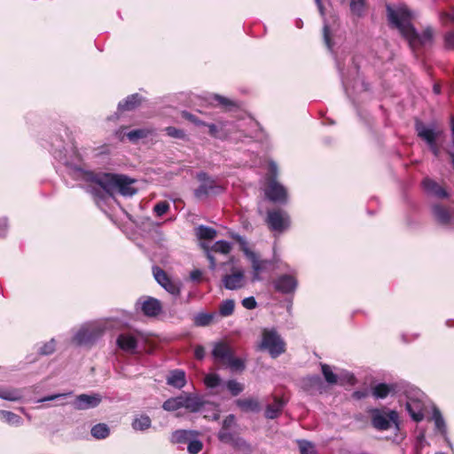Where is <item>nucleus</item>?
<instances>
[{
	"label": "nucleus",
	"mask_w": 454,
	"mask_h": 454,
	"mask_svg": "<svg viewBox=\"0 0 454 454\" xmlns=\"http://www.w3.org/2000/svg\"><path fill=\"white\" fill-rule=\"evenodd\" d=\"M152 421L149 416L142 415L136 418L132 422V427L136 431H144L151 427Z\"/></svg>",
	"instance_id": "obj_37"
},
{
	"label": "nucleus",
	"mask_w": 454,
	"mask_h": 454,
	"mask_svg": "<svg viewBox=\"0 0 454 454\" xmlns=\"http://www.w3.org/2000/svg\"><path fill=\"white\" fill-rule=\"evenodd\" d=\"M52 155L64 167L67 175L77 181L90 183V192L100 199L106 195L113 196L120 193L125 197H131L137 193L133 186L135 180L124 175L110 173H94L86 168L81 154L74 145H52Z\"/></svg>",
	"instance_id": "obj_1"
},
{
	"label": "nucleus",
	"mask_w": 454,
	"mask_h": 454,
	"mask_svg": "<svg viewBox=\"0 0 454 454\" xmlns=\"http://www.w3.org/2000/svg\"><path fill=\"white\" fill-rule=\"evenodd\" d=\"M196 235L200 239H214L216 236V231L211 227L200 225L195 230Z\"/></svg>",
	"instance_id": "obj_36"
},
{
	"label": "nucleus",
	"mask_w": 454,
	"mask_h": 454,
	"mask_svg": "<svg viewBox=\"0 0 454 454\" xmlns=\"http://www.w3.org/2000/svg\"><path fill=\"white\" fill-rule=\"evenodd\" d=\"M430 151L432 152V153L436 157L438 158L440 156V148L439 146L437 145L436 142L434 143H432L431 145H427Z\"/></svg>",
	"instance_id": "obj_63"
},
{
	"label": "nucleus",
	"mask_w": 454,
	"mask_h": 454,
	"mask_svg": "<svg viewBox=\"0 0 454 454\" xmlns=\"http://www.w3.org/2000/svg\"><path fill=\"white\" fill-rule=\"evenodd\" d=\"M216 103V105L223 106V108H231L236 106L237 104L233 100L229 99L223 96L214 94L211 96V104Z\"/></svg>",
	"instance_id": "obj_40"
},
{
	"label": "nucleus",
	"mask_w": 454,
	"mask_h": 454,
	"mask_svg": "<svg viewBox=\"0 0 454 454\" xmlns=\"http://www.w3.org/2000/svg\"><path fill=\"white\" fill-rule=\"evenodd\" d=\"M349 9L353 16L362 18L365 14L366 2L365 0H350Z\"/></svg>",
	"instance_id": "obj_32"
},
{
	"label": "nucleus",
	"mask_w": 454,
	"mask_h": 454,
	"mask_svg": "<svg viewBox=\"0 0 454 454\" xmlns=\"http://www.w3.org/2000/svg\"><path fill=\"white\" fill-rule=\"evenodd\" d=\"M163 288L174 296L180 294L179 285L172 280L168 281Z\"/></svg>",
	"instance_id": "obj_53"
},
{
	"label": "nucleus",
	"mask_w": 454,
	"mask_h": 454,
	"mask_svg": "<svg viewBox=\"0 0 454 454\" xmlns=\"http://www.w3.org/2000/svg\"><path fill=\"white\" fill-rule=\"evenodd\" d=\"M208 128V133L211 137L219 139H225L228 136L230 129L227 128L228 123L220 121L217 124H204Z\"/></svg>",
	"instance_id": "obj_26"
},
{
	"label": "nucleus",
	"mask_w": 454,
	"mask_h": 454,
	"mask_svg": "<svg viewBox=\"0 0 454 454\" xmlns=\"http://www.w3.org/2000/svg\"><path fill=\"white\" fill-rule=\"evenodd\" d=\"M235 309V302L231 299L223 301L219 306V313L222 317H229L232 315Z\"/></svg>",
	"instance_id": "obj_41"
},
{
	"label": "nucleus",
	"mask_w": 454,
	"mask_h": 454,
	"mask_svg": "<svg viewBox=\"0 0 454 454\" xmlns=\"http://www.w3.org/2000/svg\"><path fill=\"white\" fill-rule=\"evenodd\" d=\"M415 129L418 137L425 141L427 145L436 142L442 133V131L434 124L426 125L420 121H416Z\"/></svg>",
	"instance_id": "obj_12"
},
{
	"label": "nucleus",
	"mask_w": 454,
	"mask_h": 454,
	"mask_svg": "<svg viewBox=\"0 0 454 454\" xmlns=\"http://www.w3.org/2000/svg\"><path fill=\"white\" fill-rule=\"evenodd\" d=\"M235 425V416L232 414L228 415L223 421L221 429H230Z\"/></svg>",
	"instance_id": "obj_59"
},
{
	"label": "nucleus",
	"mask_w": 454,
	"mask_h": 454,
	"mask_svg": "<svg viewBox=\"0 0 454 454\" xmlns=\"http://www.w3.org/2000/svg\"><path fill=\"white\" fill-rule=\"evenodd\" d=\"M56 349V340L54 339H51L48 342H45L39 348L38 352L41 355L48 356L52 354Z\"/></svg>",
	"instance_id": "obj_47"
},
{
	"label": "nucleus",
	"mask_w": 454,
	"mask_h": 454,
	"mask_svg": "<svg viewBox=\"0 0 454 454\" xmlns=\"http://www.w3.org/2000/svg\"><path fill=\"white\" fill-rule=\"evenodd\" d=\"M395 391V386L387 383H378L372 387V395L375 399H384Z\"/></svg>",
	"instance_id": "obj_31"
},
{
	"label": "nucleus",
	"mask_w": 454,
	"mask_h": 454,
	"mask_svg": "<svg viewBox=\"0 0 454 454\" xmlns=\"http://www.w3.org/2000/svg\"><path fill=\"white\" fill-rule=\"evenodd\" d=\"M323 35H324V41H325V43L326 47L330 51H332L333 44H332V41H331V38H330L329 27H328L327 24L324 25Z\"/></svg>",
	"instance_id": "obj_58"
},
{
	"label": "nucleus",
	"mask_w": 454,
	"mask_h": 454,
	"mask_svg": "<svg viewBox=\"0 0 454 454\" xmlns=\"http://www.w3.org/2000/svg\"><path fill=\"white\" fill-rule=\"evenodd\" d=\"M277 176H278V166L275 162L271 161L269 164V172H268L266 180L268 181L269 178L277 179Z\"/></svg>",
	"instance_id": "obj_60"
},
{
	"label": "nucleus",
	"mask_w": 454,
	"mask_h": 454,
	"mask_svg": "<svg viewBox=\"0 0 454 454\" xmlns=\"http://www.w3.org/2000/svg\"><path fill=\"white\" fill-rule=\"evenodd\" d=\"M200 182V186L194 190V196L197 200H204L210 194H218L223 192V187L215 184V180L206 172H200L196 176Z\"/></svg>",
	"instance_id": "obj_9"
},
{
	"label": "nucleus",
	"mask_w": 454,
	"mask_h": 454,
	"mask_svg": "<svg viewBox=\"0 0 454 454\" xmlns=\"http://www.w3.org/2000/svg\"><path fill=\"white\" fill-rule=\"evenodd\" d=\"M212 355L215 359L225 364L232 355V351L225 343L218 342L214 346Z\"/></svg>",
	"instance_id": "obj_27"
},
{
	"label": "nucleus",
	"mask_w": 454,
	"mask_h": 454,
	"mask_svg": "<svg viewBox=\"0 0 454 454\" xmlns=\"http://www.w3.org/2000/svg\"><path fill=\"white\" fill-rule=\"evenodd\" d=\"M0 398L6 401H19L22 398V392L18 388H1Z\"/></svg>",
	"instance_id": "obj_35"
},
{
	"label": "nucleus",
	"mask_w": 454,
	"mask_h": 454,
	"mask_svg": "<svg viewBox=\"0 0 454 454\" xmlns=\"http://www.w3.org/2000/svg\"><path fill=\"white\" fill-rule=\"evenodd\" d=\"M201 275L202 273L200 270H195L191 272V278L193 281H199L201 278Z\"/></svg>",
	"instance_id": "obj_64"
},
{
	"label": "nucleus",
	"mask_w": 454,
	"mask_h": 454,
	"mask_svg": "<svg viewBox=\"0 0 454 454\" xmlns=\"http://www.w3.org/2000/svg\"><path fill=\"white\" fill-rule=\"evenodd\" d=\"M241 250L251 263L253 270L251 282L254 283L261 281L262 279L261 273L266 270L271 261L262 260L259 254L252 251L245 241L241 242Z\"/></svg>",
	"instance_id": "obj_8"
},
{
	"label": "nucleus",
	"mask_w": 454,
	"mask_h": 454,
	"mask_svg": "<svg viewBox=\"0 0 454 454\" xmlns=\"http://www.w3.org/2000/svg\"><path fill=\"white\" fill-rule=\"evenodd\" d=\"M142 101V97L137 94H132L128 96L123 101L119 102L118 110L119 111H131L134 110L137 106L140 105Z\"/></svg>",
	"instance_id": "obj_28"
},
{
	"label": "nucleus",
	"mask_w": 454,
	"mask_h": 454,
	"mask_svg": "<svg viewBox=\"0 0 454 454\" xmlns=\"http://www.w3.org/2000/svg\"><path fill=\"white\" fill-rule=\"evenodd\" d=\"M104 332L105 327L101 323H86L74 333L72 341L77 346L90 347L101 338Z\"/></svg>",
	"instance_id": "obj_3"
},
{
	"label": "nucleus",
	"mask_w": 454,
	"mask_h": 454,
	"mask_svg": "<svg viewBox=\"0 0 454 454\" xmlns=\"http://www.w3.org/2000/svg\"><path fill=\"white\" fill-rule=\"evenodd\" d=\"M148 135V131L144 129H133L126 134L127 137L131 142H136L138 139L145 138Z\"/></svg>",
	"instance_id": "obj_46"
},
{
	"label": "nucleus",
	"mask_w": 454,
	"mask_h": 454,
	"mask_svg": "<svg viewBox=\"0 0 454 454\" xmlns=\"http://www.w3.org/2000/svg\"><path fill=\"white\" fill-rule=\"evenodd\" d=\"M387 14L390 25L398 29L413 51L419 47L432 44L434 29L431 27H427L421 34H419L411 24V20L415 19L416 13L406 5H387Z\"/></svg>",
	"instance_id": "obj_2"
},
{
	"label": "nucleus",
	"mask_w": 454,
	"mask_h": 454,
	"mask_svg": "<svg viewBox=\"0 0 454 454\" xmlns=\"http://www.w3.org/2000/svg\"><path fill=\"white\" fill-rule=\"evenodd\" d=\"M194 356L197 359H203L205 356V349L202 346L199 345L194 349Z\"/></svg>",
	"instance_id": "obj_62"
},
{
	"label": "nucleus",
	"mask_w": 454,
	"mask_h": 454,
	"mask_svg": "<svg viewBox=\"0 0 454 454\" xmlns=\"http://www.w3.org/2000/svg\"><path fill=\"white\" fill-rule=\"evenodd\" d=\"M321 370H322L324 378L328 384H330V385L337 384L338 376L332 371L331 366H329L328 364H321Z\"/></svg>",
	"instance_id": "obj_42"
},
{
	"label": "nucleus",
	"mask_w": 454,
	"mask_h": 454,
	"mask_svg": "<svg viewBox=\"0 0 454 454\" xmlns=\"http://www.w3.org/2000/svg\"><path fill=\"white\" fill-rule=\"evenodd\" d=\"M223 286L227 290H238L246 286L247 278L242 269H236L230 274H226L222 279Z\"/></svg>",
	"instance_id": "obj_13"
},
{
	"label": "nucleus",
	"mask_w": 454,
	"mask_h": 454,
	"mask_svg": "<svg viewBox=\"0 0 454 454\" xmlns=\"http://www.w3.org/2000/svg\"><path fill=\"white\" fill-rule=\"evenodd\" d=\"M201 247L206 253L207 258L209 261V268L212 270H214L216 267V262L212 253L214 252L227 254L231 252V243L225 240H218L211 247H209L205 243H201Z\"/></svg>",
	"instance_id": "obj_14"
},
{
	"label": "nucleus",
	"mask_w": 454,
	"mask_h": 454,
	"mask_svg": "<svg viewBox=\"0 0 454 454\" xmlns=\"http://www.w3.org/2000/svg\"><path fill=\"white\" fill-rule=\"evenodd\" d=\"M72 393L69 392V393H64V394H54V395H47V396H44L41 399H39L37 401V403H44V402H50V401H54V400H58V399H60V398H64L67 395H70Z\"/></svg>",
	"instance_id": "obj_57"
},
{
	"label": "nucleus",
	"mask_w": 454,
	"mask_h": 454,
	"mask_svg": "<svg viewBox=\"0 0 454 454\" xmlns=\"http://www.w3.org/2000/svg\"><path fill=\"white\" fill-rule=\"evenodd\" d=\"M225 364L234 371H243L245 368L244 362L240 358L234 357L233 354Z\"/></svg>",
	"instance_id": "obj_50"
},
{
	"label": "nucleus",
	"mask_w": 454,
	"mask_h": 454,
	"mask_svg": "<svg viewBox=\"0 0 454 454\" xmlns=\"http://www.w3.org/2000/svg\"><path fill=\"white\" fill-rule=\"evenodd\" d=\"M444 46L448 50H454V32L450 31L444 35Z\"/></svg>",
	"instance_id": "obj_56"
},
{
	"label": "nucleus",
	"mask_w": 454,
	"mask_h": 454,
	"mask_svg": "<svg viewBox=\"0 0 454 454\" xmlns=\"http://www.w3.org/2000/svg\"><path fill=\"white\" fill-rule=\"evenodd\" d=\"M202 442L192 437L188 442L187 450L189 454H198L202 450Z\"/></svg>",
	"instance_id": "obj_51"
},
{
	"label": "nucleus",
	"mask_w": 454,
	"mask_h": 454,
	"mask_svg": "<svg viewBox=\"0 0 454 454\" xmlns=\"http://www.w3.org/2000/svg\"><path fill=\"white\" fill-rule=\"evenodd\" d=\"M153 276L155 280L163 287L171 279L166 274V272L159 267L153 268Z\"/></svg>",
	"instance_id": "obj_43"
},
{
	"label": "nucleus",
	"mask_w": 454,
	"mask_h": 454,
	"mask_svg": "<svg viewBox=\"0 0 454 454\" xmlns=\"http://www.w3.org/2000/svg\"><path fill=\"white\" fill-rule=\"evenodd\" d=\"M165 131H166L167 135L171 137L182 139V140L186 139V134H185L184 130H183L181 129H177L176 127L169 126L165 129Z\"/></svg>",
	"instance_id": "obj_49"
},
{
	"label": "nucleus",
	"mask_w": 454,
	"mask_h": 454,
	"mask_svg": "<svg viewBox=\"0 0 454 454\" xmlns=\"http://www.w3.org/2000/svg\"><path fill=\"white\" fill-rule=\"evenodd\" d=\"M217 437L222 442L230 443L235 447L241 448L248 446L244 439L237 437L234 434L230 432V429H220Z\"/></svg>",
	"instance_id": "obj_21"
},
{
	"label": "nucleus",
	"mask_w": 454,
	"mask_h": 454,
	"mask_svg": "<svg viewBox=\"0 0 454 454\" xmlns=\"http://www.w3.org/2000/svg\"><path fill=\"white\" fill-rule=\"evenodd\" d=\"M90 434L95 439H106L110 434V428L105 423H98L91 427Z\"/></svg>",
	"instance_id": "obj_34"
},
{
	"label": "nucleus",
	"mask_w": 454,
	"mask_h": 454,
	"mask_svg": "<svg viewBox=\"0 0 454 454\" xmlns=\"http://www.w3.org/2000/svg\"><path fill=\"white\" fill-rule=\"evenodd\" d=\"M116 344L121 350L135 354L137 348V339L131 333H121L117 337Z\"/></svg>",
	"instance_id": "obj_18"
},
{
	"label": "nucleus",
	"mask_w": 454,
	"mask_h": 454,
	"mask_svg": "<svg viewBox=\"0 0 454 454\" xmlns=\"http://www.w3.org/2000/svg\"><path fill=\"white\" fill-rule=\"evenodd\" d=\"M264 194L270 201L277 204L285 205L288 200L286 188L274 178L268 179Z\"/></svg>",
	"instance_id": "obj_10"
},
{
	"label": "nucleus",
	"mask_w": 454,
	"mask_h": 454,
	"mask_svg": "<svg viewBox=\"0 0 454 454\" xmlns=\"http://www.w3.org/2000/svg\"><path fill=\"white\" fill-rule=\"evenodd\" d=\"M337 65L340 70L343 88L348 97H351L350 90H356L358 86L361 87V90L365 91L368 90V85L359 76L358 67L355 60L351 61V67L348 69L347 74L340 69L339 63Z\"/></svg>",
	"instance_id": "obj_6"
},
{
	"label": "nucleus",
	"mask_w": 454,
	"mask_h": 454,
	"mask_svg": "<svg viewBox=\"0 0 454 454\" xmlns=\"http://www.w3.org/2000/svg\"><path fill=\"white\" fill-rule=\"evenodd\" d=\"M432 212L435 220L448 228H454V208L446 207L440 204L432 207Z\"/></svg>",
	"instance_id": "obj_16"
},
{
	"label": "nucleus",
	"mask_w": 454,
	"mask_h": 454,
	"mask_svg": "<svg viewBox=\"0 0 454 454\" xmlns=\"http://www.w3.org/2000/svg\"><path fill=\"white\" fill-rule=\"evenodd\" d=\"M166 380L168 385L181 389L186 384V375L183 370L176 369L169 372Z\"/></svg>",
	"instance_id": "obj_24"
},
{
	"label": "nucleus",
	"mask_w": 454,
	"mask_h": 454,
	"mask_svg": "<svg viewBox=\"0 0 454 454\" xmlns=\"http://www.w3.org/2000/svg\"><path fill=\"white\" fill-rule=\"evenodd\" d=\"M301 454H317L314 445L306 440L298 441Z\"/></svg>",
	"instance_id": "obj_48"
},
{
	"label": "nucleus",
	"mask_w": 454,
	"mask_h": 454,
	"mask_svg": "<svg viewBox=\"0 0 454 454\" xmlns=\"http://www.w3.org/2000/svg\"><path fill=\"white\" fill-rule=\"evenodd\" d=\"M422 184L425 191L430 195L440 199L445 198L448 195L446 191L439 184L430 178H425Z\"/></svg>",
	"instance_id": "obj_25"
},
{
	"label": "nucleus",
	"mask_w": 454,
	"mask_h": 454,
	"mask_svg": "<svg viewBox=\"0 0 454 454\" xmlns=\"http://www.w3.org/2000/svg\"><path fill=\"white\" fill-rule=\"evenodd\" d=\"M101 402L102 396L100 394H81L75 396L72 405L75 410L84 411L98 407Z\"/></svg>",
	"instance_id": "obj_15"
},
{
	"label": "nucleus",
	"mask_w": 454,
	"mask_h": 454,
	"mask_svg": "<svg viewBox=\"0 0 454 454\" xmlns=\"http://www.w3.org/2000/svg\"><path fill=\"white\" fill-rule=\"evenodd\" d=\"M432 419L434 422L435 430L439 432L442 436L446 440L449 446H451L450 440L448 439V432L446 422L440 411L436 407L433 408Z\"/></svg>",
	"instance_id": "obj_22"
},
{
	"label": "nucleus",
	"mask_w": 454,
	"mask_h": 454,
	"mask_svg": "<svg viewBox=\"0 0 454 454\" xmlns=\"http://www.w3.org/2000/svg\"><path fill=\"white\" fill-rule=\"evenodd\" d=\"M169 209V204L167 201H160L153 207V212L157 216H161Z\"/></svg>",
	"instance_id": "obj_52"
},
{
	"label": "nucleus",
	"mask_w": 454,
	"mask_h": 454,
	"mask_svg": "<svg viewBox=\"0 0 454 454\" xmlns=\"http://www.w3.org/2000/svg\"><path fill=\"white\" fill-rule=\"evenodd\" d=\"M141 310L146 317H156L161 311L160 301L153 297H147L144 301H138Z\"/></svg>",
	"instance_id": "obj_19"
},
{
	"label": "nucleus",
	"mask_w": 454,
	"mask_h": 454,
	"mask_svg": "<svg viewBox=\"0 0 454 454\" xmlns=\"http://www.w3.org/2000/svg\"><path fill=\"white\" fill-rule=\"evenodd\" d=\"M284 269L287 270V273L277 277L273 280V287L282 294H294L298 287L297 271L287 264L285 265Z\"/></svg>",
	"instance_id": "obj_7"
},
{
	"label": "nucleus",
	"mask_w": 454,
	"mask_h": 454,
	"mask_svg": "<svg viewBox=\"0 0 454 454\" xmlns=\"http://www.w3.org/2000/svg\"><path fill=\"white\" fill-rule=\"evenodd\" d=\"M204 383L208 388H215L221 383V378L215 373H209L205 376Z\"/></svg>",
	"instance_id": "obj_45"
},
{
	"label": "nucleus",
	"mask_w": 454,
	"mask_h": 454,
	"mask_svg": "<svg viewBox=\"0 0 454 454\" xmlns=\"http://www.w3.org/2000/svg\"><path fill=\"white\" fill-rule=\"evenodd\" d=\"M226 387L232 395L236 396L244 390V386L235 380H230L226 382Z\"/></svg>",
	"instance_id": "obj_44"
},
{
	"label": "nucleus",
	"mask_w": 454,
	"mask_h": 454,
	"mask_svg": "<svg viewBox=\"0 0 454 454\" xmlns=\"http://www.w3.org/2000/svg\"><path fill=\"white\" fill-rule=\"evenodd\" d=\"M372 425L379 431H385L394 425L399 428V415L394 410L373 409L371 411Z\"/></svg>",
	"instance_id": "obj_5"
},
{
	"label": "nucleus",
	"mask_w": 454,
	"mask_h": 454,
	"mask_svg": "<svg viewBox=\"0 0 454 454\" xmlns=\"http://www.w3.org/2000/svg\"><path fill=\"white\" fill-rule=\"evenodd\" d=\"M0 419L14 427H20L23 423L22 419L19 415L4 410H0Z\"/></svg>",
	"instance_id": "obj_33"
},
{
	"label": "nucleus",
	"mask_w": 454,
	"mask_h": 454,
	"mask_svg": "<svg viewBox=\"0 0 454 454\" xmlns=\"http://www.w3.org/2000/svg\"><path fill=\"white\" fill-rule=\"evenodd\" d=\"M236 404L238 407L243 411H252V412H259L261 411V406L257 399L255 398H245V399H238L236 401Z\"/></svg>",
	"instance_id": "obj_30"
},
{
	"label": "nucleus",
	"mask_w": 454,
	"mask_h": 454,
	"mask_svg": "<svg viewBox=\"0 0 454 454\" xmlns=\"http://www.w3.org/2000/svg\"><path fill=\"white\" fill-rule=\"evenodd\" d=\"M261 349L267 350L271 357L275 358L283 354L286 350V343L277 330L263 329L262 334Z\"/></svg>",
	"instance_id": "obj_4"
},
{
	"label": "nucleus",
	"mask_w": 454,
	"mask_h": 454,
	"mask_svg": "<svg viewBox=\"0 0 454 454\" xmlns=\"http://www.w3.org/2000/svg\"><path fill=\"white\" fill-rule=\"evenodd\" d=\"M286 402L278 396L273 397V403L268 404L265 408V417L269 419H277L282 412Z\"/></svg>",
	"instance_id": "obj_23"
},
{
	"label": "nucleus",
	"mask_w": 454,
	"mask_h": 454,
	"mask_svg": "<svg viewBox=\"0 0 454 454\" xmlns=\"http://www.w3.org/2000/svg\"><path fill=\"white\" fill-rule=\"evenodd\" d=\"M7 219L5 217L0 218V237H4L7 232Z\"/></svg>",
	"instance_id": "obj_61"
},
{
	"label": "nucleus",
	"mask_w": 454,
	"mask_h": 454,
	"mask_svg": "<svg viewBox=\"0 0 454 454\" xmlns=\"http://www.w3.org/2000/svg\"><path fill=\"white\" fill-rule=\"evenodd\" d=\"M439 19L443 25H446L449 22H454V10L450 12H441L439 13Z\"/></svg>",
	"instance_id": "obj_54"
},
{
	"label": "nucleus",
	"mask_w": 454,
	"mask_h": 454,
	"mask_svg": "<svg viewBox=\"0 0 454 454\" xmlns=\"http://www.w3.org/2000/svg\"><path fill=\"white\" fill-rule=\"evenodd\" d=\"M241 304L247 309H254L257 307V301L253 296L244 298L241 301Z\"/></svg>",
	"instance_id": "obj_55"
},
{
	"label": "nucleus",
	"mask_w": 454,
	"mask_h": 454,
	"mask_svg": "<svg viewBox=\"0 0 454 454\" xmlns=\"http://www.w3.org/2000/svg\"><path fill=\"white\" fill-rule=\"evenodd\" d=\"M266 222L272 231L278 232H282L290 225L288 214L280 209L268 211Z\"/></svg>",
	"instance_id": "obj_11"
},
{
	"label": "nucleus",
	"mask_w": 454,
	"mask_h": 454,
	"mask_svg": "<svg viewBox=\"0 0 454 454\" xmlns=\"http://www.w3.org/2000/svg\"><path fill=\"white\" fill-rule=\"evenodd\" d=\"M405 407L410 416L414 421L419 422L423 420L425 405L421 400L415 398H408Z\"/></svg>",
	"instance_id": "obj_17"
},
{
	"label": "nucleus",
	"mask_w": 454,
	"mask_h": 454,
	"mask_svg": "<svg viewBox=\"0 0 454 454\" xmlns=\"http://www.w3.org/2000/svg\"><path fill=\"white\" fill-rule=\"evenodd\" d=\"M182 401V395L168 398L163 403L162 408L168 411H175L180 408H183Z\"/></svg>",
	"instance_id": "obj_38"
},
{
	"label": "nucleus",
	"mask_w": 454,
	"mask_h": 454,
	"mask_svg": "<svg viewBox=\"0 0 454 454\" xmlns=\"http://www.w3.org/2000/svg\"><path fill=\"white\" fill-rule=\"evenodd\" d=\"M196 435L195 431L192 430H184V429H179L176 430L172 433L170 441L173 443H178V444H185L189 442V441Z\"/></svg>",
	"instance_id": "obj_29"
},
{
	"label": "nucleus",
	"mask_w": 454,
	"mask_h": 454,
	"mask_svg": "<svg viewBox=\"0 0 454 454\" xmlns=\"http://www.w3.org/2000/svg\"><path fill=\"white\" fill-rule=\"evenodd\" d=\"M214 319V314L200 312L194 316L193 323L196 326H207Z\"/></svg>",
	"instance_id": "obj_39"
},
{
	"label": "nucleus",
	"mask_w": 454,
	"mask_h": 454,
	"mask_svg": "<svg viewBox=\"0 0 454 454\" xmlns=\"http://www.w3.org/2000/svg\"><path fill=\"white\" fill-rule=\"evenodd\" d=\"M182 400L183 408L191 412L200 411L205 404L204 400L200 396L188 393L182 394Z\"/></svg>",
	"instance_id": "obj_20"
}]
</instances>
